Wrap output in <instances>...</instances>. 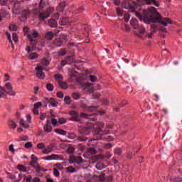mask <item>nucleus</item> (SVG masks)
<instances>
[{"mask_svg":"<svg viewBox=\"0 0 182 182\" xmlns=\"http://www.w3.org/2000/svg\"><path fill=\"white\" fill-rule=\"evenodd\" d=\"M75 163H76V164H81V163H83V161H82V157L80 156L75 157Z\"/></svg>","mask_w":182,"mask_h":182,"instance_id":"a18cd8bd","label":"nucleus"},{"mask_svg":"<svg viewBox=\"0 0 182 182\" xmlns=\"http://www.w3.org/2000/svg\"><path fill=\"white\" fill-rule=\"evenodd\" d=\"M58 83H59L60 87H61L62 89H64V90L68 89V83L63 82L62 81H59Z\"/></svg>","mask_w":182,"mask_h":182,"instance_id":"2f4dec72","label":"nucleus"},{"mask_svg":"<svg viewBox=\"0 0 182 182\" xmlns=\"http://www.w3.org/2000/svg\"><path fill=\"white\" fill-rule=\"evenodd\" d=\"M122 6H123V8H124L125 9H129V11H131V12H134V11L136 10V7L130 5L129 2H127V1H124L122 3Z\"/></svg>","mask_w":182,"mask_h":182,"instance_id":"1a4fd4ad","label":"nucleus"},{"mask_svg":"<svg viewBox=\"0 0 182 182\" xmlns=\"http://www.w3.org/2000/svg\"><path fill=\"white\" fill-rule=\"evenodd\" d=\"M55 133H57V134H60V136H66V131L60 129H55Z\"/></svg>","mask_w":182,"mask_h":182,"instance_id":"393cba45","label":"nucleus"},{"mask_svg":"<svg viewBox=\"0 0 182 182\" xmlns=\"http://www.w3.org/2000/svg\"><path fill=\"white\" fill-rule=\"evenodd\" d=\"M12 39H13L14 42H15V43H16V42H18V34H16V33H14L12 34Z\"/></svg>","mask_w":182,"mask_h":182,"instance_id":"09e8293b","label":"nucleus"},{"mask_svg":"<svg viewBox=\"0 0 182 182\" xmlns=\"http://www.w3.org/2000/svg\"><path fill=\"white\" fill-rule=\"evenodd\" d=\"M96 126L97 128L96 129L97 132L94 134L95 138L90 139L88 142V146H92L93 147L97 144V140H102V136H103V134H109V132L105 134L102 133L103 131L102 129L105 127V124H103V122H97Z\"/></svg>","mask_w":182,"mask_h":182,"instance_id":"f03ea898","label":"nucleus"},{"mask_svg":"<svg viewBox=\"0 0 182 182\" xmlns=\"http://www.w3.org/2000/svg\"><path fill=\"white\" fill-rule=\"evenodd\" d=\"M65 7L66 3L65 1H63L58 4V6L57 7V11L58 12H63V11H65Z\"/></svg>","mask_w":182,"mask_h":182,"instance_id":"dca6fc26","label":"nucleus"},{"mask_svg":"<svg viewBox=\"0 0 182 182\" xmlns=\"http://www.w3.org/2000/svg\"><path fill=\"white\" fill-rule=\"evenodd\" d=\"M63 96L65 95L63 92L61 91L57 92V97H58V99H63Z\"/></svg>","mask_w":182,"mask_h":182,"instance_id":"8fccbe9b","label":"nucleus"},{"mask_svg":"<svg viewBox=\"0 0 182 182\" xmlns=\"http://www.w3.org/2000/svg\"><path fill=\"white\" fill-rule=\"evenodd\" d=\"M53 174L55 177H59V176H60V172H59V171L57 168H54Z\"/></svg>","mask_w":182,"mask_h":182,"instance_id":"3c124183","label":"nucleus"},{"mask_svg":"<svg viewBox=\"0 0 182 182\" xmlns=\"http://www.w3.org/2000/svg\"><path fill=\"white\" fill-rule=\"evenodd\" d=\"M54 45L55 46H57L58 48H60L62 45H63V41L60 38H57L54 41Z\"/></svg>","mask_w":182,"mask_h":182,"instance_id":"5701e85b","label":"nucleus"},{"mask_svg":"<svg viewBox=\"0 0 182 182\" xmlns=\"http://www.w3.org/2000/svg\"><path fill=\"white\" fill-rule=\"evenodd\" d=\"M65 62H67V65H70V63H73V57L72 56H68L65 58Z\"/></svg>","mask_w":182,"mask_h":182,"instance_id":"f704fd0d","label":"nucleus"},{"mask_svg":"<svg viewBox=\"0 0 182 182\" xmlns=\"http://www.w3.org/2000/svg\"><path fill=\"white\" fill-rule=\"evenodd\" d=\"M8 97V91L4 87L0 86V99H6Z\"/></svg>","mask_w":182,"mask_h":182,"instance_id":"f8f14e48","label":"nucleus"},{"mask_svg":"<svg viewBox=\"0 0 182 182\" xmlns=\"http://www.w3.org/2000/svg\"><path fill=\"white\" fill-rule=\"evenodd\" d=\"M67 153L68 154H73V153H75V147L69 146L67 149Z\"/></svg>","mask_w":182,"mask_h":182,"instance_id":"58836bf2","label":"nucleus"},{"mask_svg":"<svg viewBox=\"0 0 182 182\" xmlns=\"http://www.w3.org/2000/svg\"><path fill=\"white\" fill-rule=\"evenodd\" d=\"M41 106H42V102H36V104H34V109H38L39 107H41Z\"/></svg>","mask_w":182,"mask_h":182,"instance_id":"338daca9","label":"nucleus"},{"mask_svg":"<svg viewBox=\"0 0 182 182\" xmlns=\"http://www.w3.org/2000/svg\"><path fill=\"white\" fill-rule=\"evenodd\" d=\"M17 126L18 125H16V123H15V122L14 121L9 122V127H10V129H16Z\"/></svg>","mask_w":182,"mask_h":182,"instance_id":"473e14b6","label":"nucleus"},{"mask_svg":"<svg viewBox=\"0 0 182 182\" xmlns=\"http://www.w3.org/2000/svg\"><path fill=\"white\" fill-rule=\"evenodd\" d=\"M75 161H76V156H70L69 159L70 164H73V163H75Z\"/></svg>","mask_w":182,"mask_h":182,"instance_id":"37998d69","label":"nucleus"},{"mask_svg":"<svg viewBox=\"0 0 182 182\" xmlns=\"http://www.w3.org/2000/svg\"><path fill=\"white\" fill-rule=\"evenodd\" d=\"M56 149H58V146H56L55 144L52 143L43 149V154H50V153L54 151V150H56Z\"/></svg>","mask_w":182,"mask_h":182,"instance_id":"423d86ee","label":"nucleus"},{"mask_svg":"<svg viewBox=\"0 0 182 182\" xmlns=\"http://www.w3.org/2000/svg\"><path fill=\"white\" fill-rule=\"evenodd\" d=\"M97 170H103V168H105L106 166H105V165H103L102 163L101 162H98L97 163L96 166H95Z\"/></svg>","mask_w":182,"mask_h":182,"instance_id":"c85d7f7f","label":"nucleus"},{"mask_svg":"<svg viewBox=\"0 0 182 182\" xmlns=\"http://www.w3.org/2000/svg\"><path fill=\"white\" fill-rule=\"evenodd\" d=\"M13 13L16 15H19L21 14V4H19V2H16L14 4L13 8Z\"/></svg>","mask_w":182,"mask_h":182,"instance_id":"9b49d317","label":"nucleus"},{"mask_svg":"<svg viewBox=\"0 0 182 182\" xmlns=\"http://www.w3.org/2000/svg\"><path fill=\"white\" fill-rule=\"evenodd\" d=\"M24 180L26 181V182H32V176L29 175L28 176H26L24 178Z\"/></svg>","mask_w":182,"mask_h":182,"instance_id":"bf43d9fd","label":"nucleus"},{"mask_svg":"<svg viewBox=\"0 0 182 182\" xmlns=\"http://www.w3.org/2000/svg\"><path fill=\"white\" fill-rule=\"evenodd\" d=\"M28 19V17L26 16H22L20 17L19 21L20 22H25Z\"/></svg>","mask_w":182,"mask_h":182,"instance_id":"774afa93","label":"nucleus"},{"mask_svg":"<svg viewBox=\"0 0 182 182\" xmlns=\"http://www.w3.org/2000/svg\"><path fill=\"white\" fill-rule=\"evenodd\" d=\"M37 148L39 149V150H42L43 149H45V144L43 143H39L37 144Z\"/></svg>","mask_w":182,"mask_h":182,"instance_id":"864d4df0","label":"nucleus"},{"mask_svg":"<svg viewBox=\"0 0 182 182\" xmlns=\"http://www.w3.org/2000/svg\"><path fill=\"white\" fill-rule=\"evenodd\" d=\"M50 63V61L46 58H43L42 60V65H45L46 66H48Z\"/></svg>","mask_w":182,"mask_h":182,"instance_id":"49530a36","label":"nucleus"},{"mask_svg":"<svg viewBox=\"0 0 182 182\" xmlns=\"http://www.w3.org/2000/svg\"><path fill=\"white\" fill-rule=\"evenodd\" d=\"M31 159L33 163H38V156H36L35 154H32Z\"/></svg>","mask_w":182,"mask_h":182,"instance_id":"c03bdc74","label":"nucleus"},{"mask_svg":"<svg viewBox=\"0 0 182 182\" xmlns=\"http://www.w3.org/2000/svg\"><path fill=\"white\" fill-rule=\"evenodd\" d=\"M49 103L52 107H58V101L55 98H50Z\"/></svg>","mask_w":182,"mask_h":182,"instance_id":"b1692460","label":"nucleus"},{"mask_svg":"<svg viewBox=\"0 0 182 182\" xmlns=\"http://www.w3.org/2000/svg\"><path fill=\"white\" fill-rule=\"evenodd\" d=\"M44 132H46V133H51L52 132V127L49 124H46L44 125Z\"/></svg>","mask_w":182,"mask_h":182,"instance_id":"cd10ccee","label":"nucleus"},{"mask_svg":"<svg viewBox=\"0 0 182 182\" xmlns=\"http://www.w3.org/2000/svg\"><path fill=\"white\" fill-rule=\"evenodd\" d=\"M66 121H67L66 118H64V117H60L58 119V123H60V124H65Z\"/></svg>","mask_w":182,"mask_h":182,"instance_id":"de8ad7c7","label":"nucleus"},{"mask_svg":"<svg viewBox=\"0 0 182 182\" xmlns=\"http://www.w3.org/2000/svg\"><path fill=\"white\" fill-rule=\"evenodd\" d=\"M69 114L71 117L70 120H73L75 122H77V120L79 117V114L76 111H70L69 112Z\"/></svg>","mask_w":182,"mask_h":182,"instance_id":"4468645a","label":"nucleus"},{"mask_svg":"<svg viewBox=\"0 0 182 182\" xmlns=\"http://www.w3.org/2000/svg\"><path fill=\"white\" fill-rule=\"evenodd\" d=\"M87 178V182L105 181L106 180V178L104 173L100 176H92V175H88Z\"/></svg>","mask_w":182,"mask_h":182,"instance_id":"20e7f679","label":"nucleus"},{"mask_svg":"<svg viewBox=\"0 0 182 182\" xmlns=\"http://www.w3.org/2000/svg\"><path fill=\"white\" fill-rule=\"evenodd\" d=\"M69 76L72 79V77H76L77 76V73L75 71V70L70 68L68 70Z\"/></svg>","mask_w":182,"mask_h":182,"instance_id":"412c9836","label":"nucleus"},{"mask_svg":"<svg viewBox=\"0 0 182 182\" xmlns=\"http://www.w3.org/2000/svg\"><path fill=\"white\" fill-rule=\"evenodd\" d=\"M90 129H92V124L88 123L86 127L80 129V134H85L89 136L90 134Z\"/></svg>","mask_w":182,"mask_h":182,"instance_id":"39448f33","label":"nucleus"},{"mask_svg":"<svg viewBox=\"0 0 182 182\" xmlns=\"http://www.w3.org/2000/svg\"><path fill=\"white\" fill-rule=\"evenodd\" d=\"M77 140L78 141H86V140H87V138L85 136H78Z\"/></svg>","mask_w":182,"mask_h":182,"instance_id":"0e129e2a","label":"nucleus"},{"mask_svg":"<svg viewBox=\"0 0 182 182\" xmlns=\"http://www.w3.org/2000/svg\"><path fill=\"white\" fill-rule=\"evenodd\" d=\"M28 58H29V59H31V60H33V59H37V58H38V53H32L29 54Z\"/></svg>","mask_w":182,"mask_h":182,"instance_id":"c9c22d12","label":"nucleus"},{"mask_svg":"<svg viewBox=\"0 0 182 182\" xmlns=\"http://www.w3.org/2000/svg\"><path fill=\"white\" fill-rule=\"evenodd\" d=\"M130 23L134 29H137L139 28V21H137V19L132 18L130 21Z\"/></svg>","mask_w":182,"mask_h":182,"instance_id":"a211bd4d","label":"nucleus"},{"mask_svg":"<svg viewBox=\"0 0 182 182\" xmlns=\"http://www.w3.org/2000/svg\"><path fill=\"white\" fill-rule=\"evenodd\" d=\"M157 31V26L156 24L151 25V32H156Z\"/></svg>","mask_w":182,"mask_h":182,"instance_id":"603ef678","label":"nucleus"},{"mask_svg":"<svg viewBox=\"0 0 182 182\" xmlns=\"http://www.w3.org/2000/svg\"><path fill=\"white\" fill-rule=\"evenodd\" d=\"M114 153L115 154H117V156H120V154H122V149L120 148L115 149Z\"/></svg>","mask_w":182,"mask_h":182,"instance_id":"6e6d98bb","label":"nucleus"},{"mask_svg":"<svg viewBox=\"0 0 182 182\" xmlns=\"http://www.w3.org/2000/svg\"><path fill=\"white\" fill-rule=\"evenodd\" d=\"M1 15L3 18H5V16H8V15H9V11L6 10H1Z\"/></svg>","mask_w":182,"mask_h":182,"instance_id":"a19ab883","label":"nucleus"},{"mask_svg":"<svg viewBox=\"0 0 182 182\" xmlns=\"http://www.w3.org/2000/svg\"><path fill=\"white\" fill-rule=\"evenodd\" d=\"M36 70L37 71V77L38 79H45V73H43V67L38 65L36 68Z\"/></svg>","mask_w":182,"mask_h":182,"instance_id":"6e6552de","label":"nucleus"},{"mask_svg":"<svg viewBox=\"0 0 182 182\" xmlns=\"http://www.w3.org/2000/svg\"><path fill=\"white\" fill-rule=\"evenodd\" d=\"M38 36H39V33H38V31H36L35 30H33V33L31 35L28 34V38L30 42H33V38H38Z\"/></svg>","mask_w":182,"mask_h":182,"instance_id":"2eb2a0df","label":"nucleus"},{"mask_svg":"<svg viewBox=\"0 0 182 182\" xmlns=\"http://www.w3.org/2000/svg\"><path fill=\"white\" fill-rule=\"evenodd\" d=\"M17 168L19 170V171H22L23 173H26V171H28L26 167H25L23 165H18Z\"/></svg>","mask_w":182,"mask_h":182,"instance_id":"7c9ffc66","label":"nucleus"},{"mask_svg":"<svg viewBox=\"0 0 182 182\" xmlns=\"http://www.w3.org/2000/svg\"><path fill=\"white\" fill-rule=\"evenodd\" d=\"M46 88L48 92H53L54 87L53 85H52L51 83L47 84Z\"/></svg>","mask_w":182,"mask_h":182,"instance_id":"ea45409f","label":"nucleus"},{"mask_svg":"<svg viewBox=\"0 0 182 182\" xmlns=\"http://www.w3.org/2000/svg\"><path fill=\"white\" fill-rule=\"evenodd\" d=\"M46 38L48 41H52L53 39V33L52 31H48L46 33Z\"/></svg>","mask_w":182,"mask_h":182,"instance_id":"bb28decb","label":"nucleus"},{"mask_svg":"<svg viewBox=\"0 0 182 182\" xmlns=\"http://www.w3.org/2000/svg\"><path fill=\"white\" fill-rule=\"evenodd\" d=\"M42 160H46L47 161H50L52 160H59V156L53 154L46 157L42 158Z\"/></svg>","mask_w":182,"mask_h":182,"instance_id":"ddd939ff","label":"nucleus"},{"mask_svg":"<svg viewBox=\"0 0 182 182\" xmlns=\"http://www.w3.org/2000/svg\"><path fill=\"white\" fill-rule=\"evenodd\" d=\"M79 85L81 86H85L82 88V90H85V92H89V86H92L91 83H82V82H78Z\"/></svg>","mask_w":182,"mask_h":182,"instance_id":"aec40b11","label":"nucleus"},{"mask_svg":"<svg viewBox=\"0 0 182 182\" xmlns=\"http://www.w3.org/2000/svg\"><path fill=\"white\" fill-rule=\"evenodd\" d=\"M136 16L139 18L141 22H144L147 25L151 23H161L163 26H167L168 23H171V21L168 18H163L161 15L158 12L154 7H149L148 9L143 11V16L140 13L136 12Z\"/></svg>","mask_w":182,"mask_h":182,"instance_id":"f257e3e1","label":"nucleus"},{"mask_svg":"<svg viewBox=\"0 0 182 182\" xmlns=\"http://www.w3.org/2000/svg\"><path fill=\"white\" fill-rule=\"evenodd\" d=\"M59 23L60 25H61V26H65V25H68V23H69V19L63 17L62 19L60 20Z\"/></svg>","mask_w":182,"mask_h":182,"instance_id":"4be33fe9","label":"nucleus"},{"mask_svg":"<svg viewBox=\"0 0 182 182\" xmlns=\"http://www.w3.org/2000/svg\"><path fill=\"white\" fill-rule=\"evenodd\" d=\"M146 4L147 5H151V4H154V5L155 6H160V4L159 3V1H156V0H144Z\"/></svg>","mask_w":182,"mask_h":182,"instance_id":"6ab92c4d","label":"nucleus"},{"mask_svg":"<svg viewBox=\"0 0 182 182\" xmlns=\"http://www.w3.org/2000/svg\"><path fill=\"white\" fill-rule=\"evenodd\" d=\"M6 36L7 39H9V42L11 43V48L12 49H15V46L12 43V37L11 36V33H9L8 31L6 32Z\"/></svg>","mask_w":182,"mask_h":182,"instance_id":"a878e982","label":"nucleus"},{"mask_svg":"<svg viewBox=\"0 0 182 182\" xmlns=\"http://www.w3.org/2000/svg\"><path fill=\"white\" fill-rule=\"evenodd\" d=\"M29 124L28 121H25L23 119H20V125L22 126L24 129H28L29 128Z\"/></svg>","mask_w":182,"mask_h":182,"instance_id":"f3484780","label":"nucleus"},{"mask_svg":"<svg viewBox=\"0 0 182 182\" xmlns=\"http://www.w3.org/2000/svg\"><path fill=\"white\" fill-rule=\"evenodd\" d=\"M9 29H10V31H16V29H18V28L16 27V25H15V24H10Z\"/></svg>","mask_w":182,"mask_h":182,"instance_id":"5fc2aeb1","label":"nucleus"},{"mask_svg":"<svg viewBox=\"0 0 182 182\" xmlns=\"http://www.w3.org/2000/svg\"><path fill=\"white\" fill-rule=\"evenodd\" d=\"M9 151H11V153H15V147L14 146V144H11L9 146Z\"/></svg>","mask_w":182,"mask_h":182,"instance_id":"13d9d810","label":"nucleus"},{"mask_svg":"<svg viewBox=\"0 0 182 182\" xmlns=\"http://www.w3.org/2000/svg\"><path fill=\"white\" fill-rule=\"evenodd\" d=\"M64 102L65 105H70V103H72V98H70L69 96H65L64 97Z\"/></svg>","mask_w":182,"mask_h":182,"instance_id":"72a5a7b5","label":"nucleus"},{"mask_svg":"<svg viewBox=\"0 0 182 182\" xmlns=\"http://www.w3.org/2000/svg\"><path fill=\"white\" fill-rule=\"evenodd\" d=\"M6 88L9 90L8 95L9 96H16V92L14 90V86L12 85V82H7L5 84Z\"/></svg>","mask_w":182,"mask_h":182,"instance_id":"0eeeda50","label":"nucleus"},{"mask_svg":"<svg viewBox=\"0 0 182 182\" xmlns=\"http://www.w3.org/2000/svg\"><path fill=\"white\" fill-rule=\"evenodd\" d=\"M54 77L55 80H59L60 82H62V80H63V77L60 74H56Z\"/></svg>","mask_w":182,"mask_h":182,"instance_id":"79ce46f5","label":"nucleus"},{"mask_svg":"<svg viewBox=\"0 0 182 182\" xmlns=\"http://www.w3.org/2000/svg\"><path fill=\"white\" fill-rule=\"evenodd\" d=\"M117 16L119 17L123 16V15L124 14V13H123V9L119 7L117 8Z\"/></svg>","mask_w":182,"mask_h":182,"instance_id":"e433bc0d","label":"nucleus"},{"mask_svg":"<svg viewBox=\"0 0 182 182\" xmlns=\"http://www.w3.org/2000/svg\"><path fill=\"white\" fill-rule=\"evenodd\" d=\"M104 147L105 149H112V147H113V145H112V144L110 143H107L104 144Z\"/></svg>","mask_w":182,"mask_h":182,"instance_id":"69168bd1","label":"nucleus"},{"mask_svg":"<svg viewBox=\"0 0 182 182\" xmlns=\"http://www.w3.org/2000/svg\"><path fill=\"white\" fill-rule=\"evenodd\" d=\"M90 80L94 83L96 82V80H97V77H96L95 75H90Z\"/></svg>","mask_w":182,"mask_h":182,"instance_id":"4d7b16f0","label":"nucleus"},{"mask_svg":"<svg viewBox=\"0 0 182 182\" xmlns=\"http://www.w3.org/2000/svg\"><path fill=\"white\" fill-rule=\"evenodd\" d=\"M67 170H68V171H69V173H75V171H76L75 170V168H73V166H68L67 168Z\"/></svg>","mask_w":182,"mask_h":182,"instance_id":"680f3d73","label":"nucleus"},{"mask_svg":"<svg viewBox=\"0 0 182 182\" xmlns=\"http://www.w3.org/2000/svg\"><path fill=\"white\" fill-rule=\"evenodd\" d=\"M48 25L51 27V28H55V26H57V23H56V21L53 20V19H50L48 20Z\"/></svg>","mask_w":182,"mask_h":182,"instance_id":"c756f323","label":"nucleus"},{"mask_svg":"<svg viewBox=\"0 0 182 182\" xmlns=\"http://www.w3.org/2000/svg\"><path fill=\"white\" fill-rule=\"evenodd\" d=\"M33 144L32 142H27L25 144V147L26 149H31V147H33Z\"/></svg>","mask_w":182,"mask_h":182,"instance_id":"052dcab7","label":"nucleus"},{"mask_svg":"<svg viewBox=\"0 0 182 182\" xmlns=\"http://www.w3.org/2000/svg\"><path fill=\"white\" fill-rule=\"evenodd\" d=\"M96 153H97L96 149L90 148L88 149L87 152L84 154V157L85 159H90V156H92V154H96Z\"/></svg>","mask_w":182,"mask_h":182,"instance_id":"9d476101","label":"nucleus"},{"mask_svg":"<svg viewBox=\"0 0 182 182\" xmlns=\"http://www.w3.org/2000/svg\"><path fill=\"white\" fill-rule=\"evenodd\" d=\"M55 11V9L53 7H49L46 11H44L43 13H40L39 15V20L40 21H45V19H48L49 16H50V14H53V12Z\"/></svg>","mask_w":182,"mask_h":182,"instance_id":"7ed1b4c3","label":"nucleus"},{"mask_svg":"<svg viewBox=\"0 0 182 182\" xmlns=\"http://www.w3.org/2000/svg\"><path fill=\"white\" fill-rule=\"evenodd\" d=\"M72 96L74 100H79V99L80 98V95L78 92L73 93Z\"/></svg>","mask_w":182,"mask_h":182,"instance_id":"4c0bfd02","label":"nucleus"},{"mask_svg":"<svg viewBox=\"0 0 182 182\" xmlns=\"http://www.w3.org/2000/svg\"><path fill=\"white\" fill-rule=\"evenodd\" d=\"M51 124H53V126H56L58 124V119H56V118H53L51 119Z\"/></svg>","mask_w":182,"mask_h":182,"instance_id":"e2e57ef3","label":"nucleus"}]
</instances>
